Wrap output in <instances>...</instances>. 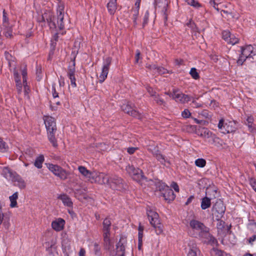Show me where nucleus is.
<instances>
[{"label":"nucleus","instance_id":"f257e3e1","mask_svg":"<svg viewBox=\"0 0 256 256\" xmlns=\"http://www.w3.org/2000/svg\"><path fill=\"white\" fill-rule=\"evenodd\" d=\"M43 120L46 129L48 140L54 147L56 148L58 143L55 136L57 128L55 119L51 116H45Z\"/></svg>","mask_w":256,"mask_h":256},{"label":"nucleus","instance_id":"f03ea898","mask_svg":"<svg viewBox=\"0 0 256 256\" xmlns=\"http://www.w3.org/2000/svg\"><path fill=\"white\" fill-rule=\"evenodd\" d=\"M2 174L6 178H9L12 182H17L18 186L21 189L26 188V184L22 178L16 172L6 166L2 169Z\"/></svg>","mask_w":256,"mask_h":256},{"label":"nucleus","instance_id":"7ed1b4c3","mask_svg":"<svg viewBox=\"0 0 256 256\" xmlns=\"http://www.w3.org/2000/svg\"><path fill=\"white\" fill-rule=\"evenodd\" d=\"M147 215L150 224L155 229L156 234H161L163 232V226L160 222L158 214L150 210L147 211Z\"/></svg>","mask_w":256,"mask_h":256},{"label":"nucleus","instance_id":"20e7f679","mask_svg":"<svg viewBox=\"0 0 256 256\" xmlns=\"http://www.w3.org/2000/svg\"><path fill=\"white\" fill-rule=\"evenodd\" d=\"M190 227L192 230L196 232V235L194 234V237L198 236L201 238L204 234H208V230H209L202 222L196 220H192L190 222Z\"/></svg>","mask_w":256,"mask_h":256},{"label":"nucleus","instance_id":"39448f33","mask_svg":"<svg viewBox=\"0 0 256 256\" xmlns=\"http://www.w3.org/2000/svg\"><path fill=\"white\" fill-rule=\"evenodd\" d=\"M47 167L56 176L62 180H65L68 178L70 172L57 164H48Z\"/></svg>","mask_w":256,"mask_h":256},{"label":"nucleus","instance_id":"423d86ee","mask_svg":"<svg viewBox=\"0 0 256 256\" xmlns=\"http://www.w3.org/2000/svg\"><path fill=\"white\" fill-rule=\"evenodd\" d=\"M108 184L112 190L120 191L125 190L126 186L124 180L116 176L110 178V182Z\"/></svg>","mask_w":256,"mask_h":256},{"label":"nucleus","instance_id":"0eeeda50","mask_svg":"<svg viewBox=\"0 0 256 256\" xmlns=\"http://www.w3.org/2000/svg\"><path fill=\"white\" fill-rule=\"evenodd\" d=\"M56 0L58 2L56 8L57 22L59 28L60 30H62L64 28V4L61 2V0Z\"/></svg>","mask_w":256,"mask_h":256},{"label":"nucleus","instance_id":"6e6552de","mask_svg":"<svg viewBox=\"0 0 256 256\" xmlns=\"http://www.w3.org/2000/svg\"><path fill=\"white\" fill-rule=\"evenodd\" d=\"M134 104L132 105L130 104V102H128L126 104H124L121 106V108L122 111H124L125 113L128 114L130 116H131L139 120L142 119L143 118V115L142 114L134 110Z\"/></svg>","mask_w":256,"mask_h":256},{"label":"nucleus","instance_id":"1a4fd4ad","mask_svg":"<svg viewBox=\"0 0 256 256\" xmlns=\"http://www.w3.org/2000/svg\"><path fill=\"white\" fill-rule=\"evenodd\" d=\"M225 210L226 207L224 202L220 200H217L212 208V212L215 215L216 220H218L224 216Z\"/></svg>","mask_w":256,"mask_h":256},{"label":"nucleus","instance_id":"9d476101","mask_svg":"<svg viewBox=\"0 0 256 256\" xmlns=\"http://www.w3.org/2000/svg\"><path fill=\"white\" fill-rule=\"evenodd\" d=\"M112 61V58L110 56L106 57L104 60L102 72L99 76V82L100 83H102L106 78Z\"/></svg>","mask_w":256,"mask_h":256},{"label":"nucleus","instance_id":"9b49d317","mask_svg":"<svg viewBox=\"0 0 256 256\" xmlns=\"http://www.w3.org/2000/svg\"><path fill=\"white\" fill-rule=\"evenodd\" d=\"M127 244L126 237L122 235L116 244V253L117 256H125V250Z\"/></svg>","mask_w":256,"mask_h":256},{"label":"nucleus","instance_id":"f8f14e48","mask_svg":"<svg viewBox=\"0 0 256 256\" xmlns=\"http://www.w3.org/2000/svg\"><path fill=\"white\" fill-rule=\"evenodd\" d=\"M45 22H47L50 28L52 30H56V24L54 22V14L50 10H46L42 14Z\"/></svg>","mask_w":256,"mask_h":256},{"label":"nucleus","instance_id":"ddd939ff","mask_svg":"<svg viewBox=\"0 0 256 256\" xmlns=\"http://www.w3.org/2000/svg\"><path fill=\"white\" fill-rule=\"evenodd\" d=\"M172 96L176 102L182 104L188 102L192 99V97L190 96L180 92L178 90H174Z\"/></svg>","mask_w":256,"mask_h":256},{"label":"nucleus","instance_id":"4468645a","mask_svg":"<svg viewBox=\"0 0 256 256\" xmlns=\"http://www.w3.org/2000/svg\"><path fill=\"white\" fill-rule=\"evenodd\" d=\"M160 196H163L164 200L168 202L173 201L176 198V194L170 187H167L166 190L163 192Z\"/></svg>","mask_w":256,"mask_h":256},{"label":"nucleus","instance_id":"2eb2a0df","mask_svg":"<svg viewBox=\"0 0 256 256\" xmlns=\"http://www.w3.org/2000/svg\"><path fill=\"white\" fill-rule=\"evenodd\" d=\"M95 176V182H98L100 184H108L110 182V178L106 174L104 173H94Z\"/></svg>","mask_w":256,"mask_h":256},{"label":"nucleus","instance_id":"dca6fc26","mask_svg":"<svg viewBox=\"0 0 256 256\" xmlns=\"http://www.w3.org/2000/svg\"><path fill=\"white\" fill-rule=\"evenodd\" d=\"M254 48L252 46H247L244 48L242 47L241 53L248 58H251L252 56H256V53L253 51Z\"/></svg>","mask_w":256,"mask_h":256},{"label":"nucleus","instance_id":"f3484780","mask_svg":"<svg viewBox=\"0 0 256 256\" xmlns=\"http://www.w3.org/2000/svg\"><path fill=\"white\" fill-rule=\"evenodd\" d=\"M208 235L204 234L200 238L204 239V242L207 244L214 246L218 244L216 239L213 236L210 232L209 230H208Z\"/></svg>","mask_w":256,"mask_h":256},{"label":"nucleus","instance_id":"a211bd4d","mask_svg":"<svg viewBox=\"0 0 256 256\" xmlns=\"http://www.w3.org/2000/svg\"><path fill=\"white\" fill-rule=\"evenodd\" d=\"M208 142L209 144L218 148L221 147L223 144V140L218 137L215 134H213Z\"/></svg>","mask_w":256,"mask_h":256},{"label":"nucleus","instance_id":"6ab92c4d","mask_svg":"<svg viewBox=\"0 0 256 256\" xmlns=\"http://www.w3.org/2000/svg\"><path fill=\"white\" fill-rule=\"evenodd\" d=\"M106 8L110 14L114 16L118 8L117 0H109Z\"/></svg>","mask_w":256,"mask_h":256},{"label":"nucleus","instance_id":"aec40b11","mask_svg":"<svg viewBox=\"0 0 256 256\" xmlns=\"http://www.w3.org/2000/svg\"><path fill=\"white\" fill-rule=\"evenodd\" d=\"M65 221L61 218H59L52 223V226L56 231H60L64 228Z\"/></svg>","mask_w":256,"mask_h":256},{"label":"nucleus","instance_id":"412c9836","mask_svg":"<svg viewBox=\"0 0 256 256\" xmlns=\"http://www.w3.org/2000/svg\"><path fill=\"white\" fill-rule=\"evenodd\" d=\"M58 198L60 200L65 206L72 207L73 203L71 198L66 194H60L58 196Z\"/></svg>","mask_w":256,"mask_h":256},{"label":"nucleus","instance_id":"4be33fe9","mask_svg":"<svg viewBox=\"0 0 256 256\" xmlns=\"http://www.w3.org/2000/svg\"><path fill=\"white\" fill-rule=\"evenodd\" d=\"M112 222L110 220L106 218L102 222V230L103 234H110V230L111 228Z\"/></svg>","mask_w":256,"mask_h":256},{"label":"nucleus","instance_id":"5701e85b","mask_svg":"<svg viewBox=\"0 0 256 256\" xmlns=\"http://www.w3.org/2000/svg\"><path fill=\"white\" fill-rule=\"evenodd\" d=\"M78 170L86 178H94L95 176H94V172H92L84 166H79Z\"/></svg>","mask_w":256,"mask_h":256},{"label":"nucleus","instance_id":"b1692460","mask_svg":"<svg viewBox=\"0 0 256 256\" xmlns=\"http://www.w3.org/2000/svg\"><path fill=\"white\" fill-rule=\"evenodd\" d=\"M163 5L162 6H160V8H162V14L164 20V25H166V22L168 20V9L167 8L168 6V0H164V2H163Z\"/></svg>","mask_w":256,"mask_h":256},{"label":"nucleus","instance_id":"393cba45","mask_svg":"<svg viewBox=\"0 0 256 256\" xmlns=\"http://www.w3.org/2000/svg\"><path fill=\"white\" fill-rule=\"evenodd\" d=\"M226 125L227 124H224V119L222 118L220 120L218 126L219 130H220V132L224 134L233 132V130L226 129Z\"/></svg>","mask_w":256,"mask_h":256},{"label":"nucleus","instance_id":"a878e982","mask_svg":"<svg viewBox=\"0 0 256 256\" xmlns=\"http://www.w3.org/2000/svg\"><path fill=\"white\" fill-rule=\"evenodd\" d=\"M35 156L36 153L33 149L28 148L26 150L25 152V156L26 160L29 161L31 163H32Z\"/></svg>","mask_w":256,"mask_h":256},{"label":"nucleus","instance_id":"bb28decb","mask_svg":"<svg viewBox=\"0 0 256 256\" xmlns=\"http://www.w3.org/2000/svg\"><path fill=\"white\" fill-rule=\"evenodd\" d=\"M110 234H103L104 246L106 250H110L112 249V244L110 238Z\"/></svg>","mask_w":256,"mask_h":256},{"label":"nucleus","instance_id":"cd10ccee","mask_svg":"<svg viewBox=\"0 0 256 256\" xmlns=\"http://www.w3.org/2000/svg\"><path fill=\"white\" fill-rule=\"evenodd\" d=\"M211 206V199L207 196H205L202 199L201 208L203 210L209 208Z\"/></svg>","mask_w":256,"mask_h":256},{"label":"nucleus","instance_id":"c85d7f7f","mask_svg":"<svg viewBox=\"0 0 256 256\" xmlns=\"http://www.w3.org/2000/svg\"><path fill=\"white\" fill-rule=\"evenodd\" d=\"M126 170L131 175L132 178L134 174L138 172H141V170L138 168H135L133 166L128 165L126 167Z\"/></svg>","mask_w":256,"mask_h":256},{"label":"nucleus","instance_id":"c756f323","mask_svg":"<svg viewBox=\"0 0 256 256\" xmlns=\"http://www.w3.org/2000/svg\"><path fill=\"white\" fill-rule=\"evenodd\" d=\"M4 28V34L6 38H12V29L10 24L6 26H2Z\"/></svg>","mask_w":256,"mask_h":256},{"label":"nucleus","instance_id":"7c9ffc66","mask_svg":"<svg viewBox=\"0 0 256 256\" xmlns=\"http://www.w3.org/2000/svg\"><path fill=\"white\" fill-rule=\"evenodd\" d=\"M4 56L6 60L8 61L9 66L10 68L12 67V66H14L13 63L14 62L16 58L7 51L4 52Z\"/></svg>","mask_w":256,"mask_h":256},{"label":"nucleus","instance_id":"2f4dec72","mask_svg":"<svg viewBox=\"0 0 256 256\" xmlns=\"http://www.w3.org/2000/svg\"><path fill=\"white\" fill-rule=\"evenodd\" d=\"M44 160V156L42 154H40L36 158L34 162V166L38 168H42V164Z\"/></svg>","mask_w":256,"mask_h":256},{"label":"nucleus","instance_id":"473e14b6","mask_svg":"<svg viewBox=\"0 0 256 256\" xmlns=\"http://www.w3.org/2000/svg\"><path fill=\"white\" fill-rule=\"evenodd\" d=\"M76 62L75 58L72 60V65H69L68 70V76H75L76 73Z\"/></svg>","mask_w":256,"mask_h":256},{"label":"nucleus","instance_id":"72a5a7b5","mask_svg":"<svg viewBox=\"0 0 256 256\" xmlns=\"http://www.w3.org/2000/svg\"><path fill=\"white\" fill-rule=\"evenodd\" d=\"M153 155L162 164H165V162H166L165 157L158 150L154 152Z\"/></svg>","mask_w":256,"mask_h":256},{"label":"nucleus","instance_id":"f704fd0d","mask_svg":"<svg viewBox=\"0 0 256 256\" xmlns=\"http://www.w3.org/2000/svg\"><path fill=\"white\" fill-rule=\"evenodd\" d=\"M18 198V194L17 192L14 193L12 196H10V206L12 208L16 207L17 206L16 200Z\"/></svg>","mask_w":256,"mask_h":256},{"label":"nucleus","instance_id":"c9c22d12","mask_svg":"<svg viewBox=\"0 0 256 256\" xmlns=\"http://www.w3.org/2000/svg\"><path fill=\"white\" fill-rule=\"evenodd\" d=\"M92 250L96 256H102L101 248L98 244L96 242L94 244Z\"/></svg>","mask_w":256,"mask_h":256},{"label":"nucleus","instance_id":"e433bc0d","mask_svg":"<svg viewBox=\"0 0 256 256\" xmlns=\"http://www.w3.org/2000/svg\"><path fill=\"white\" fill-rule=\"evenodd\" d=\"M132 18L133 20L134 26H136L138 24L136 20L139 14V10L138 9L132 8Z\"/></svg>","mask_w":256,"mask_h":256},{"label":"nucleus","instance_id":"4c0bfd02","mask_svg":"<svg viewBox=\"0 0 256 256\" xmlns=\"http://www.w3.org/2000/svg\"><path fill=\"white\" fill-rule=\"evenodd\" d=\"M213 134H212L208 128H204L202 130L201 136L208 140Z\"/></svg>","mask_w":256,"mask_h":256},{"label":"nucleus","instance_id":"58836bf2","mask_svg":"<svg viewBox=\"0 0 256 256\" xmlns=\"http://www.w3.org/2000/svg\"><path fill=\"white\" fill-rule=\"evenodd\" d=\"M132 179L138 182H139L142 180H146V178L144 176V172L141 170V172H138L134 176H133Z\"/></svg>","mask_w":256,"mask_h":256},{"label":"nucleus","instance_id":"ea45409f","mask_svg":"<svg viewBox=\"0 0 256 256\" xmlns=\"http://www.w3.org/2000/svg\"><path fill=\"white\" fill-rule=\"evenodd\" d=\"M200 254V250L196 246H193L188 252V256H198Z\"/></svg>","mask_w":256,"mask_h":256},{"label":"nucleus","instance_id":"a19ab883","mask_svg":"<svg viewBox=\"0 0 256 256\" xmlns=\"http://www.w3.org/2000/svg\"><path fill=\"white\" fill-rule=\"evenodd\" d=\"M8 150V146L6 143L2 139L0 140V151L4 152Z\"/></svg>","mask_w":256,"mask_h":256},{"label":"nucleus","instance_id":"79ce46f5","mask_svg":"<svg viewBox=\"0 0 256 256\" xmlns=\"http://www.w3.org/2000/svg\"><path fill=\"white\" fill-rule=\"evenodd\" d=\"M190 74L194 80H198L200 78L199 74L197 70L195 68H192L190 69Z\"/></svg>","mask_w":256,"mask_h":256},{"label":"nucleus","instance_id":"37998d69","mask_svg":"<svg viewBox=\"0 0 256 256\" xmlns=\"http://www.w3.org/2000/svg\"><path fill=\"white\" fill-rule=\"evenodd\" d=\"M195 164L199 168H204L206 164V160L204 158H198L195 160Z\"/></svg>","mask_w":256,"mask_h":256},{"label":"nucleus","instance_id":"c03bdc74","mask_svg":"<svg viewBox=\"0 0 256 256\" xmlns=\"http://www.w3.org/2000/svg\"><path fill=\"white\" fill-rule=\"evenodd\" d=\"M239 42L238 38H236L234 34H231L230 37L229 38L228 40V44H232V45H234Z\"/></svg>","mask_w":256,"mask_h":256},{"label":"nucleus","instance_id":"a18cd8bd","mask_svg":"<svg viewBox=\"0 0 256 256\" xmlns=\"http://www.w3.org/2000/svg\"><path fill=\"white\" fill-rule=\"evenodd\" d=\"M169 187L167 185H166L164 183L162 182H158L156 185V188L160 190V194H162V192L165 190H166V188Z\"/></svg>","mask_w":256,"mask_h":256},{"label":"nucleus","instance_id":"49530a36","mask_svg":"<svg viewBox=\"0 0 256 256\" xmlns=\"http://www.w3.org/2000/svg\"><path fill=\"white\" fill-rule=\"evenodd\" d=\"M168 72V71L166 69L164 68L163 67L158 66H157V68H156V70L154 72V74H166Z\"/></svg>","mask_w":256,"mask_h":256},{"label":"nucleus","instance_id":"de8ad7c7","mask_svg":"<svg viewBox=\"0 0 256 256\" xmlns=\"http://www.w3.org/2000/svg\"><path fill=\"white\" fill-rule=\"evenodd\" d=\"M10 24L8 22V14L4 10L2 12V26H6V24Z\"/></svg>","mask_w":256,"mask_h":256},{"label":"nucleus","instance_id":"09e8293b","mask_svg":"<svg viewBox=\"0 0 256 256\" xmlns=\"http://www.w3.org/2000/svg\"><path fill=\"white\" fill-rule=\"evenodd\" d=\"M186 2L189 5L196 8H198L202 6L198 1L195 0H187Z\"/></svg>","mask_w":256,"mask_h":256},{"label":"nucleus","instance_id":"8fccbe9b","mask_svg":"<svg viewBox=\"0 0 256 256\" xmlns=\"http://www.w3.org/2000/svg\"><path fill=\"white\" fill-rule=\"evenodd\" d=\"M154 100L157 104L158 105H163L164 104L165 102L164 100L160 97L159 95H155V96H153Z\"/></svg>","mask_w":256,"mask_h":256},{"label":"nucleus","instance_id":"3c124183","mask_svg":"<svg viewBox=\"0 0 256 256\" xmlns=\"http://www.w3.org/2000/svg\"><path fill=\"white\" fill-rule=\"evenodd\" d=\"M231 33L229 30H224L222 32V36L223 39L228 42L229 38L230 37Z\"/></svg>","mask_w":256,"mask_h":256},{"label":"nucleus","instance_id":"603ef678","mask_svg":"<svg viewBox=\"0 0 256 256\" xmlns=\"http://www.w3.org/2000/svg\"><path fill=\"white\" fill-rule=\"evenodd\" d=\"M22 82H27V69L26 66H24L23 69L22 70Z\"/></svg>","mask_w":256,"mask_h":256},{"label":"nucleus","instance_id":"864d4df0","mask_svg":"<svg viewBox=\"0 0 256 256\" xmlns=\"http://www.w3.org/2000/svg\"><path fill=\"white\" fill-rule=\"evenodd\" d=\"M186 25L194 31H196L198 30L196 24L192 20H190L189 22L186 23Z\"/></svg>","mask_w":256,"mask_h":256},{"label":"nucleus","instance_id":"5fc2aeb1","mask_svg":"<svg viewBox=\"0 0 256 256\" xmlns=\"http://www.w3.org/2000/svg\"><path fill=\"white\" fill-rule=\"evenodd\" d=\"M248 181L252 189L256 192V180L254 178H248Z\"/></svg>","mask_w":256,"mask_h":256},{"label":"nucleus","instance_id":"6e6d98bb","mask_svg":"<svg viewBox=\"0 0 256 256\" xmlns=\"http://www.w3.org/2000/svg\"><path fill=\"white\" fill-rule=\"evenodd\" d=\"M149 18V12L148 10H146L144 14V18H143V22H142V27L144 28L145 26L148 24Z\"/></svg>","mask_w":256,"mask_h":256},{"label":"nucleus","instance_id":"4d7b16f0","mask_svg":"<svg viewBox=\"0 0 256 256\" xmlns=\"http://www.w3.org/2000/svg\"><path fill=\"white\" fill-rule=\"evenodd\" d=\"M246 59H248L247 58L245 57L244 55L242 54L241 53V54H240V56H239V58H238V60H237V64H238V65H240V66H242L244 62L246 60Z\"/></svg>","mask_w":256,"mask_h":256},{"label":"nucleus","instance_id":"13d9d810","mask_svg":"<svg viewBox=\"0 0 256 256\" xmlns=\"http://www.w3.org/2000/svg\"><path fill=\"white\" fill-rule=\"evenodd\" d=\"M24 89V93L25 96H28L29 93L30 92V87L28 85L27 82H22Z\"/></svg>","mask_w":256,"mask_h":256},{"label":"nucleus","instance_id":"bf43d9fd","mask_svg":"<svg viewBox=\"0 0 256 256\" xmlns=\"http://www.w3.org/2000/svg\"><path fill=\"white\" fill-rule=\"evenodd\" d=\"M218 222L217 224V228L219 230H222L224 228L225 222L220 218L218 220H217Z\"/></svg>","mask_w":256,"mask_h":256},{"label":"nucleus","instance_id":"052dcab7","mask_svg":"<svg viewBox=\"0 0 256 256\" xmlns=\"http://www.w3.org/2000/svg\"><path fill=\"white\" fill-rule=\"evenodd\" d=\"M146 67L148 69L152 70V72L154 73V72H155L156 68H157V66L156 64H146Z\"/></svg>","mask_w":256,"mask_h":256},{"label":"nucleus","instance_id":"680f3d73","mask_svg":"<svg viewBox=\"0 0 256 256\" xmlns=\"http://www.w3.org/2000/svg\"><path fill=\"white\" fill-rule=\"evenodd\" d=\"M213 252L215 256H222L224 253L223 251L216 248H212V254Z\"/></svg>","mask_w":256,"mask_h":256},{"label":"nucleus","instance_id":"e2e57ef3","mask_svg":"<svg viewBox=\"0 0 256 256\" xmlns=\"http://www.w3.org/2000/svg\"><path fill=\"white\" fill-rule=\"evenodd\" d=\"M52 93L54 98H56L58 97V93L57 92L56 88V84H52Z\"/></svg>","mask_w":256,"mask_h":256},{"label":"nucleus","instance_id":"0e129e2a","mask_svg":"<svg viewBox=\"0 0 256 256\" xmlns=\"http://www.w3.org/2000/svg\"><path fill=\"white\" fill-rule=\"evenodd\" d=\"M68 78L70 80V84L73 88L76 87V78L75 76H69Z\"/></svg>","mask_w":256,"mask_h":256},{"label":"nucleus","instance_id":"69168bd1","mask_svg":"<svg viewBox=\"0 0 256 256\" xmlns=\"http://www.w3.org/2000/svg\"><path fill=\"white\" fill-rule=\"evenodd\" d=\"M209 4L210 6H212L214 9H216L218 12H219L218 8V4L214 0H210Z\"/></svg>","mask_w":256,"mask_h":256},{"label":"nucleus","instance_id":"338daca9","mask_svg":"<svg viewBox=\"0 0 256 256\" xmlns=\"http://www.w3.org/2000/svg\"><path fill=\"white\" fill-rule=\"evenodd\" d=\"M164 0H154V7L156 8V7L160 8V6H162L163 5L162 2H164Z\"/></svg>","mask_w":256,"mask_h":256},{"label":"nucleus","instance_id":"774afa93","mask_svg":"<svg viewBox=\"0 0 256 256\" xmlns=\"http://www.w3.org/2000/svg\"><path fill=\"white\" fill-rule=\"evenodd\" d=\"M246 120L248 123L246 124L248 125V127L249 128H252V124H253V122H254V118H253L252 116H248Z\"/></svg>","mask_w":256,"mask_h":256}]
</instances>
